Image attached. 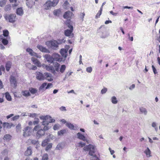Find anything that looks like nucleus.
Wrapping results in <instances>:
<instances>
[{
  "instance_id": "obj_1",
  "label": "nucleus",
  "mask_w": 160,
  "mask_h": 160,
  "mask_svg": "<svg viewBox=\"0 0 160 160\" xmlns=\"http://www.w3.org/2000/svg\"><path fill=\"white\" fill-rule=\"evenodd\" d=\"M83 150L85 151H89V154L92 156L91 158V160H100L98 158L95 154V147L92 144L84 147Z\"/></svg>"
},
{
  "instance_id": "obj_2",
  "label": "nucleus",
  "mask_w": 160,
  "mask_h": 160,
  "mask_svg": "<svg viewBox=\"0 0 160 160\" xmlns=\"http://www.w3.org/2000/svg\"><path fill=\"white\" fill-rule=\"evenodd\" d=\"M66 25L70 29V30L67 29L64 31V34L65 36L72 38L74 37V34L72 33L73 31V27L72 25V22L71 20H67L66 22Z\"/></svg>"
},
{
  "instance_id": "obj_3",
  "label": "nucleus",
  "mask_w": 160,
  "mask_h": 160,
  "mask_svg": "<svg viewBox=\"0 0 160 160\" xmlns=\"http://www.w3.org/2000/svg\"><path fill=\"white\" fill-rule=\"evenodd\" d=\"M4 17L6 20L12 23H14L17 20L16 15L14 14H6L4 15Z\"/></svg>"
},
{
  "instance_id": "obj_4",
  "label": "nucleus",
  "mask_w": 160,
  "mask_h": 160,
  "mask_svg": "<svg viewBox=\"0 0 160 160\" xmlns=\"http://www.w3.org/2000/svg\"><path fill=\"white\" fill-rule=\"evenodd\" d=\"M46 44L49 48H52L53 49H56L58 46L59 43L55 40H51L48 41L46 42Z\"/></svg>"
},
{
  "instance_id": "obj_5",
  "label": "nucleus",
  "mask_w": 160,
  "mask_h": 160,
  "mask_svg": "<svg viewBox=\"0 0 160 160\" xmlns=\"http://www.w3.org/2000/svg\"><path fill=\"white\" fill-rule=\"evenodd\" d=\"M23 136L25 137L30 135L32 132L31 128L29 126L26 127L23 129Z\"/></svg>"
},
{
  "instance_id": "obj_6",
  "label": "nucleus",
  "mask_w": 160,
  "mask_h": 160,
  "mask_svg": "<svg viewBox=\"0 0 160 160\" xmlns=\"http://www.w3.org/2000/svg\"><path fill=\"white\" fill-rule=\"evenodd\" d=\"M10 81L11 85L14 88H15L17 86V82L15 77L11 75L10 77Z\"/></svg>"
},
{
  "instance_id": "obj_7",
  "label": "nucleus",
  "mask_w": 160,
  "mask_h": 160,
  "mask_svg": "<svg viewBox=\"0 0 160 160\" xmlns=\"http://www.w3.org/2000/svg\"><path fill=\"white\" fill-rule=\"evenodd\" d=\"M52 7H53V6L50 0L47 1L43 5L44 9L47 10L50 9Z\"/></svg>"
},
{
  "instance_id": "obj_8",
  "label": "nucleus",
  "mask_w": 160,
  "mask_h": 160,
  "mask_svg": "<svg viewBox=\"0 0 160 160\" xmlns=\"http://www.w3.org/2000/svg\"><path fill=\"white\" fill-rule=\"evenodd\" d=\"M73 15V14L72 12H71L70 11H68L65 13L63 15V17L64 18L68 19L66 21V22L67 20H70V19L72 16Z\"/></svg>"
},
{
  "instance_id": "obj_9",
  "label": "nucleus",
  "mask_w": 160,
  "mask_h": 160,
  "mask_svg": "<svg viewBox=\"0 0 160 160\" xmlns=\"http://www.w3.org/2000/svg\"><path fill=\"white\" fill-rule=\"evenodd\" d=\"M45 73H44L43 75L39 72H37L36 77L37 79L41 81L45 79Z\"/></svg>"
},
{
  "instance_id": "obj_10",
  "label": "nucleus",
  "mask_w": 160,
  "mask_h": 160,
  "mask_svg": "<svg viewBox=\"0 0 160 160\" xmlns=\"http://www.w3.org/2000/svg\"><path fill=\"white\" fill-rule=\"evenodd\" d=\"M52 57L54 61H61L62 60V58L57 53H54L52 54Z\"/></svg>"
},
{
  "instance_id": "obj_11",
  "label": "nucleus",
  "mask_w": 160,
  "mask_h": 160,
  "mask_svg": "<svg viewBox=\"0 0 160 160\" xmlns=\"http://www.w3.org/2000/svg\"><path fill=\"white\" fill-rule=\"evenodd\" d=\"M77 137L79 139L82 140L88 143H89L88 140L84 136L82 135L80 132H78L77 133Z\"/></svg>"
},
{
  "instance_id": "obj_12",
  "label": "nucleus",
  "mask_w": 160,
  "mask_h": 160,
  "mask_svg": "<svg viewBox=\"0 0 160 160\" xmlns=\"http://www.w3.org/2000/svg\"><path fill=\"white\" fill-rule=\"evenodd\" d=\"M45 132L42 129H40L37 131L36 135L38 138H39L41 137L44 135Z\"/></svg>"
},
{
  "instance_id": "obj_13",
  "label": "nucleus",
  "mask_w": 160,
  "mask_h": 160,
  "mask_svg": "<svg viewBox=\"0 0 160 160\" xmlns=\"http://www.w3.org/2000/svg\"><path fill=\"white\" fill-rule=\"evenodd\" d=\"M66 125L71 130H75L78 129V126L77 125L74 126L71 123H67Z\"/></svg>"
},
{
  "instance_id": "obj_14",
  "label": "nucleus",
  "mask_w": 160,
  "mask_h": 160,
  "mask_svg": "<svg viewBox=\"0 0 160 160\" xmlns=\"http://www.w3.org/2000/svg\"><path fill=\"white\" fill-rule=\"evenodd\" d=\"M68 51V49L64 48L61 49L60 51V53L61 54L62 57L64 58H66L67 56Z\"/></svg>"
},
{
  "instance_id": "obj_15",
  "label": "nucleus",
  "mask_w": 160,
  "mask_h": 160,
  "mask_svg": "<svg viewBox=\"0 0 160 160\" xmlns=\"http://www.w3.org/2000/svg\"><path fill=\"white\" fill-rule=\"evenodd\" d=\"M47 85V83H43L39 87V92H43L45 91L47 89L46 88V87Z\"/></svg>"
},
{
  "instance_id": "obj_16",
  "label": "nucleus",
  "mask_w": 160,
  "mask_h": 160,
  "mask_svg": "<svg viewBox=\"0 0 160 160\" xmlns=\"http://www.w3.org/2000/svg\"><path fill=\"white\" fill-rule=\"evenodd\" d=\"M32 61L33 63L36 65L38 67H41V63L37 59L34 58H32Z\"/></svg>"
},
{
  "instance_id": "obj_17",
  "label": "nucleus",
  "mask_w": 160,
  "mask_h": 160,
  "mask_svg": "<svg viewBox=\"0 0 160 160\" xmlns=\"http://www.w3.org/2000/svg\"><path fill=\"white\" fill-rule=\"evenodd\" d=\"M45 57L48 62L52 63L54 61L53 57L51 56L50 55H45Z\"/></svg>"
},
{
  "instance_id": "obj_18",
  "label": "nucleus",
  "mask_w": 160,
  "mask_h": 160,
  "mask_svg": "<svg viewBox=\"0 0 160 160\" xmlns=\"http://www.w3.org/2000/svg\"><path fill=\"white\" fill-rule=\"evenodd\" d=\"M144 152L146 154L147 157L149 158L152 156L151 152L148 148H147V149L144 151Z\"/></svg>"
},
{
  "instance_id": "obj_19",
  "label": "nucleus",
  "mask_w": 160,
  "mask_h": 160,
  "mask_svg": "<svg viewBox=\"0 0 160 160\" xmlns=\"http://www.w3.org/2000/svg\"><path fill=\"white\" fill-rule=\"evenodd\" d=\"M29 140L32 144L36 145V148H37V146H38L39 144V142L38 141L32 139H30Z\"/></svg>"
},
{
  "instance_id": "obj_20",
  "label": "nucleus",
  "mask_w": 160,
  "mask_h": 160,
  "mask_svg": "<svg viewBox=\"0 0 160 160\" xmlns=\"http://www.w3.org/2000/svg\"><path fill=\"white\" fill-rule=\"evenodd\" d=\"M45 79H47L49 81H51L53 80V79L52 78V75L50 73H45Z\"/></svg>"
},
{
  "instance_id": "obj_21",
  "label": "nucleus",
  "mask_w": 160,
  "mask_h": 160,
  "mask_svg": "<svg viewBox=\"0 0 160 160\" xmlns=\"http://www.w3.org/2000/svg\"><path fill=\"white\" fill-rule=\"evenodd\" d=\"M37 48L39 49L41 51L44 52H47L48 50L45 47H44L42 45H38L37 46Z\"/></svg>"
},
{
  "instance_id": "obj_22",
  "label": "nucleus",
  "mask_w": 160,
  "mask_h": 160,
  "mask_svg": "<svg viewBox=\"0 0 160 160\" xmlns=\"http://www.w3.org/2000/svg\"><path fill=\"white\" fill-rule=\"evenodd\" d=\"M68 2H70L71 0H65L63 4V8L66 9H68V8L69 7V3Z\"/></svg>"
},
{
  "instance_id": "obj_23",
  "label": "nucleus",
  "mask_w": 160,
  "mask_h": 160,
  "mask_svg": "<svg viewBox=\"0 0 160 160\" xmlns=\"http://www.w3.org/2000/svg\"><path fill=\"white\" fill-rule=\"evenodd\" d=\"M16 13L18 15L20 16L22 15L23 13V11L22 8H18L16 10Z\"/></svg>"
},
{
  "instance_id": "obj_24",
  "label": "nucleus",
  "mask_w": 160,
  "mask_h": 160,
  "mask_svg": "<svg viewBox=\"0 0 160 160\" xmlns=\"http://www.w3.org/2000/svg\"><path fill=\"white\" fill-rule=\"evenodd\" d=\"M32 152L31 148L30 147H28L25 152V155L28 156L32 154Z\"/></svg>"
},
{
  "instance_id": "obj_25",
  "label": "nucleus",
  "mask_w": 160,
  "mask_h": 160,
  "mask_svg": "<svg viewBox=\"0 0 160 160\" xmlns=\"http://www.w3.org/2000/svg\"><path fill=\"white\" fill-rule=\"evenodd\" d=\"M139 110L140 112L142 114H143L144 115H146L147 113V109L143 107L140 108H139Z\"/></svg>"
},
{
  "instance_id": "obj_26",
  "label": "nucleus",
  "mask_w": 160,
  "mask_h": 160,
  "mask_svg": "<svg viewBox=\"0 0 160 160\" xmlns=\"http://www.w3.org/2000/svg\"><path fill=\"white\" fill-rule=\"evenodd\" d=\"M22 94L25 97H28L30 95L29 91L27 90L22 91Z\"/></svg>"
},
{
  "instance_id": "obj_27",
  "label": "nucleus",
  "mask_w": 160,
  "mask_h": 160,
  "mask_svg": "<svg viewBox=\"0 0 160 160\" xmlns=\"http://www.w3.org/2000/svg\"><path fill=\"white\" fill-rule=\"evenodd\" d=\"M61 10L60 9H57L53 11V14L55 16H59L61 14Z\"/></svg>"
},
{
  "instance_id": "obj_28",
  "label": "nucleus",
  "mask_w": 160,
  "mask_h": 160,
  "mask_svg": "<svg viewBox=\"0 0 160 160\" xmlns=\"http://www.w3.org/2000/svg\"><path fill=\"white\" fill-rule=\"evenodd\" d=\"M9 1L10 3H14L12 5V7H16L18 6V4L17 3V0H9Z\"/></svg>"
},
{
  "instance_id": "obj_29",
  "label": "nucleus",
  "mask_w": 160,
  "mask_h": 160,
  "mask_svg": "<svg viewBox=\"0 0 160 160\" xmlns=\"http://www.w3.org/2000/svg\"><path fill=\"white\" fill-rule=\"evenodd\" d=\"M67 130L66 129H62L58 131V136H61L63 135L64 134L66 133Z\"/></svg>"
},
{
  "instance_id": "obj_30",
  "label": "nucleus",
  "mask_w": 160,
  "mask_h": 160,
  "mask_svg": "<svg viewBox=\"0 0 160 160\" xmlns=\"http://www.w3.org/2000/svg\"><path fill=\"white\" fill-rule=\"evenodd\" d=\"M102 8L101 7L99 11H98V13H97L96 15L95 18H98L100 17V15L102 14Z\"/></svg>"
},
{
  "instance_id": "obj_31",
  "label": "nucleus",
  "mask_w": 160,
  "mask_h": 160,
  "mask_svg": "<svg viewBox=\"0 0 160 160\" xmlns=\"http://www.w3.org/2000/svg\"><path fill=\"white\" fill-rule=\"evenodd\" d=\"M29 90L30 92L32 94H35L37 92V90L36 88H30Z\"/></svg>"
},
{
  "instance_id": "obj_32",
  "label": "nucleus",
  "mask_w": 160,
  "mask_h": 160,
  "mask_svg": "<svg viewBox=\"0 0 160 160\" xmlns=\"http://www.w3.org/2000/svg\"><path fill=\"white\" fill-rule=\"evenodd\" d=\"M51 117L49 116H41L40 117V118L41 119L43 120L44 121L46 120H48V118H51Z\"/></svg>"
},
{
  "instance_id": "obj_33",
  "label": "nucleus",
  "mask_w": 160,
  "mask_h": 160,
  "mask_svg": "<svg viewBox=\"0 0 160 160\" xmlns=\"http://www.w3.org/2000/svg\"><path fill=\"white\" fill-rule=\"evenodd\" d=\"M11 66V62H8L6 64V70H9Z\"/></svg>"
},
{
  "instance_id": "obj_34",
  "label": "nucleus",
  "mask_w": 160,
  "mask_h": 160,
  "mask_svg": "<svg viewBox=\"0 0 160 160\" xmlns=\"http://www.w3.org/2000/svg\"><path fill=\"white\" fill-rule=\"evenodd\" d=\"M5 97L8 101H11V98L9 92H7L5 93Z\"/></svg>"
},
{
  "instance_id": "obj_35",
  "label": "nucleus",
  "mask_w": 160,
  "mask_h": 160,
  "mask_svg": "<svg viewBox=\"0 0 160 160\" xmlns=\"http://www.w3.org/2000/svg\"><path fill=\"white\" fill-rule=\"evenodd\" d=\"M111 102L113 104H116L117 103L118 101L115 96H113L111 98Z\"/></svg>"
},
{
  "instance_id": "obj_36",
  "label": "nucleus",
  "mask_w": 160,
  "mask_h": 160,
  "mask_svg": "<svg viewBox=\"0 0 160 160\" xmlns=\"http://www.w3.org/2000/svg\"><path fill=\"white\" fill-rule=\"evenodd\" d=\"M7 0H1L0 1V6L3 7L4 6L7 2Z\"/></svg>"
},
{
  "instance_id": "obj_37",
  "label": "nucleus",
  "mask_w": 160,
  "mask_h": 160,
  "mask_svg": "<svg viewBox=\"0 0 160 160\" xmlns=\"http://www.w3.org/2000/svg\"><path fill=\"white\" fill-rule=\"evenodd\" d=\"M2 42L4 45H6L8 43V40L5 38H2Z\"/></svg>"
},
{
  "instance_id": "obj_38",
  "label": "nucleus",
  "mask_w": 160,
  "mask_h": 160,
  "mask_svg": "<svg viewBox=\"0 0 160 160\" xmlns=\"http://www.w3.org/2000/svg\"><path fill=\"white\" fill-rule=\"evenodd\" d=\"M152 126L154 128L156 132L158 130V128L156 122H153L152 124Z\"/></svg>"
},
{
  "instance_id": "obj_39",
  "label": "nucleus",
  "mask_w": 160,
  "mask_h": 160,
  "mask_svg": "<svg viewBox=\"0 0 160 160\" xmlns=\"http://www.w3.org/2000/svg\"><path fill=\"white\" fill-rule=\"evenodd\" d=\"M11 136L9 134H6L4 135L3 137L4 140H9L11 139Z\"/></svg>"
},
{
  "instance_id": "obj_40",
  "label": "nucleus",
  "mask_w": 160,
  "mask_h": 160,
  "mask_svg": "<svg viewBox=\"0 0 160 160\" xmlns=\"http://www.w3.org/2000/svg\"><path fill=\"white\" fill-rule=\"evenodd\" d=\"M8 151L7 149H5L3 150L2 152V154L4 156H6L8 155Z\"/></svg>"
},
{
  "instance_id": "obj_41",
  "label": "nucleus",
  "mask_w": 160,
  "mask_h": 160,
  "mask_svg": "<svg viewBox=\"0 0 160 160\" xmlns=\"http://www.w3.org/2000/svg\"><path fill=\"white\" fill-rule=\"evenodd\" d=\"M11 9V6L10 4H8L7 5L5 8L4 10L6 11H10Z\"/></svg>"
},
{
  "instance_id": "obj_42",
  "label": "nucleus",
  "mask_w": 160,
  "mask_h": 160,
  "mask_svg": "<svg viewBox=\"0 0 160 160\" xmlns=\"http://www.w3.org/2000/svg\"><path fill=\"white\" fill-rule=\"evenodd\" d=\"M59 1V0H53L52 2L51 1V3H52L53 7H54L57 5Z\"/></svg>"
},
{
  "instance_id": "obj_43",
  "label": "nucleus",
  "mask_w": 160,
  "mask_h": 160,
  "mask_svg": "<svg viewBox=\"0 0 160 160\" xmlns=\"http://www.w3.org/2000/svg\"><path fill=\"white\" fill-rule=\"evenodd\" d=\"M21 125L20 124H18L16 126V131L17 132H20L21 131Z\"/></svg>"
},
{
  "instance_id": "obj_44",
  "label": "nucleus",
  "mask_w": 160,
  "mask_h": 160,
  "mask_svg": "<svg viewBox=\"0 0 160 160\" xmlns=\"http://www.w3.org/2000/svg\"><path fill=\"white\" fill-rule=\"evenodd\" d=\"M20 118V116L18 115H16L12 117L11 118V120L15 121L18 119Z\"/></svg>"
},
{
  "instance_id": "obj_45",
  "label": "nucleus",
  "mask_w": 160,
  "mask_h": 160,
  "mask_svg": "<svg viewBox=\"0 0 160 160\" xmlns=\"http://www.w3.org/2000/svg\"><path fill=\"white\" fill-rule=\"evenodd\" d=\"M48 139H45L42 142V146L43 147H45L48 144Z\"/></svg>"
},
{
  "instance_id": "obj_46",
  "label": "nucleus",
  "mask_w": 160,
  "mask_h": 160,
  "mask_svg": "<svg viewBox=\"0 0 160 160\" xmlns=\"http://www.w3.org/2000/svg\"><path fill=\"white\" fill-rule=\"evenodd\" d=\"M26 50L31 55H33V50L32 49L29 48H27Z\"/></svg>"
},
{
  "instance_id": "obj_47",
  "label": "nucleus",
  "mask_w": 160,
  "mask_h": 160,
  "mask_svg": "<svg viewBox=\"0 0 160 160\" xmlns=\"http://www.w3.org/2000/svg\"><path fill=\"white\" fill-rule=\"evenodd\" d=\"M48 155L47 154H44L42 156V160H48Z\"/></svg>"
},
{
  "instance_id": "obj_48",
  "label": "nucleus",
  "mask_w": 160,
  "mask_h": 160,
  "mask_svg": "<svg viewBox=\"0 0 160 160\" xmlns=\"http://www.w3.org/2000/svg\"><path fill=\"white\" fill-rule=\"evenodd\" d=\"M3 35L5 37H7L9 34V32L7 30L3 31Z\"/></svg>"
},
{
  "instance_id": "obj_49",
  "label": "nucleus",
  "mask_w": 160,
  "mask_h": 160,
  "mask_svg": "<svg viewBox=\"0 0 160 160\" xmlns=\"http://www.w3.org/2000/svg\"><path fill=\"white\" fill-rule=\"evenodd\" d=\"M78 147H83L85 146V143L83 142H80L78 143Z\"/></svg>"
},
{
  "instance_id": "obj_50",
  "label": "nucleus",
  "mask_w": 160,
  "mask_h": 160,
  "mask_svg": "<svg viewBox=\"0 0 160 160\" xmlns=\"http://www.w3.org/2000/svg\"><path fill=\"white\" fill-rule=\"evenodd\" d=\"M54 66L56 70H58L60 67V64L57 62H56L54 64Z\"/></svg>"
},
{
  "instance_id": "obj_51",
  "label": "nucleus",
  "mask_w": 160,
  "mask_h": 160,
  "mask_svg": "<svg viewBox=\"0 0 160 160\" xmlns=\"http://www.w3.org/2000/svg\"><path fill=\"white\" fill-rule=\"evenodd\" d=\"M52 147V144L51 143H49L48 145L47 144V146L46 147L45 149L46 151H48V150H49Z\"/></svg>"
},
{
  "instance_id": "obj_52",
  "label": "nucleus",
  "mask_w": 160,
  "mask_h": 160,
  "mask_svg": "<svg viewBox=\"0 0 160 160\" xmlns=\"http://www.w3.org/2000/svg\"><path fill=\"white\" fill-rule=\"evenodd\" d=\"M52 87V83H48L47 84L46 88L47 89H49Z\"/></svg>"
},
{
  "instance_id": "obj_53",
  "label": "nucleus",
  "mask_w": 160,
  "mask_h": 160,
  "mask_svg": "<svg viewBox=\"0 0 160 160\" xmlns=\"http://www.w3.org/2000/svg\"><path fill=\"white\" fill-rule=\"evenodd\" d=\"M107 91V89L106 88H103L101 91L102 94H105Z\"/></svg>"
},
{
  "instance_id": "obj_54",
  "label": "nucleus",
  "mask_w": 160,
  "mask_h": 160,
  "mask_svg": "<svg viewBox=\"0 0 160 160\" xmlns=\"http://www.w3.org/2000/svg\"><path fill=\"white\" fill-rule=\"evenodd\" d=\"M48 122L47 120L43 121L42 123V125L44 126H47L48 124Z\"/></svg>"
},
{
  "instance_id": "obj_55",
  "label": "nucleus",
  "mask_w": 160,
  "mask_h": 160,
  "mask_svg": "<svg viewBox=\"0 0 160 160\" xmlns=\"http://www.w3.org/2000/svg\"><path fill=\"white\" fill-rule=\"evenodd\" d=\"M56 149L57 150H60L62 149V147L61 144H58L56 147Z\"/></svg>"
},
{
  "instance_id": "obj_56",
  "label": "nucleus",
  "mask_w": 160,
  "mask_h": 160,
  "mask_svg": "<svg viewBox=\"0 0 160 160\" xmlns=\"http://www.w3.org/2000/svg\"><path fill=\"white\" fill-rule=\"evenodd\" d=\"M50 128V127L47 126H45L42 130L44 131V132H45V131L48 130Z\"/></svg>"
},
{
  "instance_id": "obj_57",
  "label": "nucleus",
  "mask_w": 160,
  "mask_h": 160,
  "mask_svg": "<svg viewBox=\"0 0 160 160\" xmlns=\"http://www.w3.org/2000/svg\"><path fill=\"white\" fill-rule=\"evenodd\" d=\"M39 122V119L38 118H36L35 120L33 122V124L34 125L37 124Z\"/></svg>"
},
{
  "instance_id": "obj_58",
  "label": "nucleus",
  "mask_w": 160,
  "mask_h": 160,
  "mask_svg": "<svg viewBox=\"0 0 160 160\" xmlns=\"http://www.w3.org/2000/svg\"><path fill=\"white\" fill-rule=\"evenodd\" d=\"M59 125H58L55 124L53 126V129L55 130H58L59 128Z\"/></svg>"
},
{
  "instance_id": "obj_59",
  "label": "nucleus",
  "mask_w": 160,
  "mask_h": 160,
  "mask_svg": "<svg viewBox=\"0 0 160 160\" xmlns=\"http://www.w3.org/2000/svg\"><path fill=\"white\" fill-rule=\"evenodd\" d=\"M39 128V126H35L33 128V130L35 131H38Z\"/></svg>"
},
{
  "instance_id": "obj_60",
  "label": "nucleus",
  "mask_w": 160,
  "mask_h": 160,
  "mask_svg": "<svg viewBox=\"0 0 160 160\" xmlns=\"http://www.w3.org/2000/svg\"><path fill=\"white\" fill-rule=\"evenodd\" d=\"M60 109L62 111H66V109L65 107L62 106L60 108Z\"/></svg>"
},
{
  "instance_id": "obj_61",
  "label": "nucleus",
  "mask_w": 160,
  "mask_h": 160,
  "mask_svg": "<svg viewBox=\"0 0 160 160\" xmlns=\"http://www.w3.org/2000/svg\"><path fill=\"white\" fill-rule=\"evenodd\" d=\"M66 69V66L64 65H62L61 66L60 70H65Z\"/></svg>"
},
{
  "instance_id": "obj_62",
  "label": "nucleus",
  "mask_w": 160,
  "mask_h": 160,
  "mask_svg": "<svg viewBox=\"0 0 160 160\" xmlns=\"http://www.w3.org/2000/svg\"><path fill=\"white\" fill-rule=\"evenodd\" d=\"M128 39H129V40L131 41H133V38L132 37H130V35L129 33H128Z\"/></svg>"
},
{
  "instance_id": "obj_63",
  "label": "nucleus",
  "mask_w": 160,
  "mask_h": 160,
  "mask_svg": "<svg viewBox=\"0 0 160 160\" xmlns=\"http://www.w3.org/2000/svg\"><path fill=\"white\" fill-rule=\"evenodd\" d=\"M48 119H49V122L50 123L53 122L55 121V120L51 118H48Z\"/></svg>"
},
{
  "instance_id": "obj_64",
  "label": "nucleus",
  "mask_w": 160,
  "mask_h": 160,
  "mask_svg": "<svg viewBox=\"0 0 160 160\" xmlns=\"http://www.w3.org/2000/svg\"><path fill=\"white\" fill-rule=\"evenodd\" d=\"M135 87V85L134 84H132L129 88V89L130 90H132V89L134 88Z\"/></svg>"
}]
</instances>
